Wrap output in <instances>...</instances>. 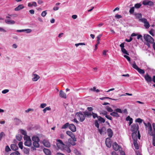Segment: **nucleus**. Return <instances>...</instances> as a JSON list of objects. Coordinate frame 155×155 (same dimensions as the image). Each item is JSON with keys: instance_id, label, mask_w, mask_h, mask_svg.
Masks as SVG:
<instances>
[{"instance_id": "774afa93", "label": "nucleus", "mask_w": 155, "mask_h": 155, "mask_svg": "<svg viewBox=\"0 0 155 155\" xmlns=\"http://www.w3.org/2000/svg\"><path fill=\"white\" fill-rule=\"evenodd\" d=\"M32 4V6H33L34 7H37V4L36 2H31Z\"/></svg>"}, {"instance_id": "0e129e2a", "label": "nucleus", "mask_w": 155, "mask_h": 155, "mask_svg": "<svg viewBox=\"0 0 155 155\" xmlns=\"http://www.w3.org/2000/svg\"><path fill=\"white\" fill-rule=\"evenodd\" d=\"M95 125L96 127H97L98 128H99V124H98V122L97 120H96L95 121Z\"/></svg>"}, {"instance_id": "cd10ccee", "label": "nucleus", "mask_w": 155, "mask_h": 155, "mask_svg": "<svg viewBox=\"0 0 155 155\" xmlns=\"http://www.w3.org/2000/svg\"><path fill=\"white\" fill-rule=\"evenodd\" d=\"M106 99H110L112 100H114V101H117V99H112V98H110L109 97H101L100 98V99L101 100H105Z\"/></svg>"}, {"instance_id": "72a5a7b5", "label": "nucleus", "mask_w": 155, "mask_h": 155, "mask_svg": "<svg viewBox=\"0 0 155 155\" xmlns=\"http://www.w3.org/2000/svg\"><path fill=\"white\" fill-rule=\"evenodd\" d=\"M69 124L68 123H67L63 125L62 127V129H65L67 128L68 127H69Z\"/></svg>"}, {"instance_id": "864d4df0", "label": "nucleus", "mask_w": 155, "mask_h": 155, "mask_svg": "<svg viewBox=\"0 0 155 155\" xmlns=\"http://www.w3.org/2000/svg\"><path fill=\"white\" fill-rule=\"evenodd\" d=\"M92 115L93 117L94 118H95L96 117L98 118V117L97 116V114L94 113L93 112H92Z\"/></svg>"}, {"instance_id": "6e6552de", "label": "nucleus", "mask_w": 155, "mask_h": 155, "mask_svg": "<svg viewBox=\"0 0 155 155\" xmlns=\"http://www.w3.org/2000/svg\"><path fill=\"white\" fill-rule=\"evenodd\" d=\"M66 134L69 136L74 141H76V138H75L74 135L71 131H67L66 132Z\"/></svg>"}, {"instance_id": "3c124183", "label": "nucleus", "mask_w": 155, "mask_h": 155, "mask_svg": "<svg viewBox=\"0 0 155 155\" xmlns=\"http://www.w3.org/2000/svg\"><path fill=\"white\" fill-rule=\"evenodd\" d=\"M135 121L136 122H138L139 123H141L142 122V120L141 119L139 118L136 119Z\"/></svg>"}, {"instance_id": "338daca9", "label": "nucleus", "mask_w": 155, "mask_h": 155, "mask_svg": "<svg viewBox=\"0 0 155 155\" xmlns=\"http://www.w3.org/2000/svg\"><path fill=\"white\" fill-rule=\"evenodd\" d=\"M143 4L144 5H148V1H144L143 2Z\"/></svg>"}, {"instance_id": "4be33fe9", "label": "nucleus", "mask_w": 155, "mask_h": 155, "mask_svg": "<svg viewBox=\"0 0 155 155\" xmlns=\"http://www.w3.org/2000/svg\"><path fill=\"white\" fill-rule=\"evenodd\" d=\"M43 151L44 153L47 155H51V153L50 151L47 149H43Z\"/></svg>"}, {"instance_id": "39448f33", "label": "nucleus", "mask_w": 155, "mask_h": 155, "mask_svg": "<svg viewBox=\"0 0 155 155\" xmlns=\"http://www.w3.org/2000/svg\"><path fill=\"white\" fill-rule=\"evenodd\" d=\"M144 38L145 40L147 42L152 43L154 42L153 39L149 35H145L144 36Z\"/></svg>"}, {"instance_id": "2f4dec72", "label": "nucleus", "mask_w": 155, "mask_h": 155, "mask_svg": "<svg viewBox=\"0 0 155 155\" xmlns=\"http://www.w3.org/2000/svg\"><path fill=\"white\" fill-rule=\"evenodd\" d=\"M24 153L27 154H28L29 153V150L28 149L24 148L23 150Z\"/></svg>"}, {"instance_id": "a18cd8bd", "label": "nucleus", "mask_w": 155, "mask_h": 155, "mask_svg": "<svg viewBox=\"0 0 155 155\" xmlns=\"http://www.w3.org/2000/svg\"><path fill=\"white\" fill-rule=\"evenodd\" d=\"M19 147L21 149H22L23 148V143L22 142H19L18 144Z\"/></svg>"}, {"instance_id": "c756f323", "label": "nucleus", "mask_w": 155, "mask_h": 155, "mask_svg": "<svg viewBox=\"0 0 155 155\" xmlns=\"http://www.w3.org/2000/svg\"><path fill=\"white\" fill-rule=\"evenodd\" d=\"M124 57L126 58L128 60V61H129L130 64L132 65L133 64H132V63L130 61V58L128 56L125 55H124Z\"/></svg>"}, {"instance_id": "a211bd4d", "label": "nucleus", "mask_w": 155, "mask_h": 155, "mask_svg": "<svg viewBox=\"0 0 155 155\" xmlns=\"http://www.w3.org/2000/svg\"><path fill=\"white\" fill-rule=\"evenodd\" d=\"M24 8V6L22 5H20L15 8V11H18Z\"/></svg>"}, {"instance_id": "37998d69", "label": "nucleus", "mask_w": 155, "mask_h": 155, "mask_svg": "<svg viewBox=\"0 0 155 155\" xmlns=\"http://www.w3.org/2000/svg\"><path fill=\"white\" fill-rule=\"evenodd\" d=\"M46 106L47 104L46 103H42L41 104L40 106V107L43 108L45 107Z\"/></svg>"}, {"instance_id": "bb28decb", "label": "nucleus", "mask_w": 155, "mask_h": 155, "mask_svg": "<svg viewBox=\"0 0 155 155\" xmlns=\"http://www.w3.org/2000/svg\"><path fill=\"white\" fill-rule=\"evenodd\" d=\"M39 142H33V145L36 148H38L39 147Z\"/></svg>"}, {"instance_id": "9d476101", "label": "nucleus", "mask_w": 155, "mask_h": 155, "mask_svg": "<svg viewBox=\"0 0 155 155\" xmlns=\"http://www.w3.org/2000/svg\"><path fill=\"white\" fill-rule=\"evenodd\" d=\"M144 78L147 82H150L152 81V78L148 74L145 75Z\"/></svg>"}, {"instance_id": "58836bf2", "label": "nucleus", "mask_w": 155, "mask_h": 155, "mask_svg": "<svg viewBox=\"0 0 155 155\" xmlns=\"http://www.w3.org/2000/svg\"><path fill=\"white\" fill-rule=\"evenodd\" d=\"M121 51L123 53H124V54H126L128 55H129V54L127 52V51L126 50L125 48H124L123 49H121Z\"/></svg>"}, {"instance_id": "5701e85b", "label": "nucleus", "mask_w": 155, "mask_h": 155, "mask_svg": "<svg viewBox=\"0 0 155 155\" xmlns=\"http://www.w3.org/2000/svg\"><path fill=\"white\" fill-rule=\"evenodd\" d=\"M11 149L14 150H18V146L15 144H12L11 145Z\"/></svg>"}, {"instance_id": "7ed1b4c3", "label": "nucleus", "mask_w": 155, "mask_h": 155, "mask_svg": "<svg viewBox=\"0 0 155 155\" xmlns=\"http://www.w3.org/2000/svg\"><path fill=\"white\" fill-rule=\"evenodd\" d=\"M75 115L81 122H83L85 119V117L84 114H83L81 112L77 113Z\"/></svg>"}, {"instance_id": "1a4fd4ad", "label": "nucleus", "mask_w": 155, "mask_h": 155, "mask_svg": "<svg viewBox=\"0 0 155 155\" xmlns=\"http://www.w3.org/2000/svg\"><path fill=\"white\" fill-rule=\"evenodd\" d=\"M106 146L108 147H110L111 146L112 142L110 138H107L105 141Z\"/></svg>"}, {"instance_id": "e2e57ef3", "label": "nucleus", "mask_w": 155, "mask_h": 155, "mask_svg": "<svg viewBox=\"0 0 155 155\" xmlns=\"http://www.w3.org/2000/svg\"><path fill=\"white\" fill-rule=\"evenodd\" d=\"M150 6H152L154 5V3L152 1H148V5Z\"/></svg>"}, {"instance_id": "20e7f679", "label": "nucleus", "mask_w": 155, "mask_h": 155, "mask_svg": "<svg viewBox=\"0 0 155 155\" xmlns=\"http://www.w3.org/2000/svg\"><path fill=\"white\" fill-rule=\"evenodd\" d=\"M132 67L136 69L140 74H144V71L139 68L136 65L135 62L134 61L133 62V63L132 64Z\"/></svg>"}, {"instance_id": "680f3d73", "label": "nucleus", "mask_w": 155, "mask_h": 155, "mask_svg": "<svg viewBox=\"0 0 155 155\" xmlns=\"http://www.w3.org/2000/svg\"><path fill=\"white\" fill-rule=\"evenodd\" d=\"M19 154H20V153L18 152H17L12 153L10 155H18Z\"/></svg>"}, {"instance_id": "f3484780", "label": "nucleus", "mask_w": 155, "mask_h": 155, "mask_svg": "<svg viewBox=\"0 0 155 155\" xmlns=\"http://www.w3.org/2000/svg\"><path fill=\"white\" fill-rule=\"evenodd\" d=\"M107 134L110 138H111L113 135V132L112 130L110 128H109L107 130Z\"/></svg>"}, {"instance_id": "6e6d98bb", "label": "nucleus", "mask_w": 155, "mask_h": 155, "mask_svg": "<svg viewBox=\"0 0 155 155\" xmlns=\"http://www.w3.org/2000/svg\"><path fill=\"white\" fill-rule=\"evenodd\" d=\"M149 134H150V135L151 136H155V135L154 134L152 130H149Z\"/></svg>"}, {"instance_id": "f8f14e48", "label": "nucleus", "mask_w": 155, "mask_h": 155, "mask_svg": "<svg viewBox=\"0 0 155 155\" xmlns=\"http://www.w3.org/2000/svg\"><path fill=\"white\" fill-rule=\"evenodd\" d=\"M59 96L62 98L66 99L67 98L66 94L62 90H61L59 92Z\"/></svg>"}, {"instance_id": "79ce46f5", "label": "nucleus", "mask_w": 155, "mask_h": 155, "mask_svg": "<svg viewBox=\"0 0 155 155\" xmlns=\"http://www.w3.org/2000/svg\"><path fill=\"white\" fill-rule=\"evenodd\" d=\"M134 7H132L130 8L129 10V13L130 14H132L134 13Z\"/></svg>"}, {"instance_id": "f257e3e1", "label": "nucleus", "mask_w": 155, "mask_h": 155, "mask_svg": "<svg viewBox=\"0 0 155 155\" xmlns=\"http://www.w3.org/2000/svg\"><path fill=\"white\" fill-rule=\"evenodd\" d=\"M24 140L25 141L24 145L28 147H30L32 144L31 140L29 136H24Z\"/></svg>"}, {"instance_id": "69168bd1", "label": "nucleus", "mask_w": 155, "mask_h": 155, "mask_svg": "<svg viewBox=\"0 0 155 155\" xmlns=\"http://www.w3.org/2000/svg\"><path fill=\"white\" fill-rule=\"evenodd\" d=\"M115 17L119 19L121 18L122 16L120 15L116 14L115 16Z\"/></svg>"}, {"instance_id": "c9c22d12", "label": "nucleus", "mask_w": 155, "mask_h": 155, "mask_svg": "<svg viewBox=\"0 0 155 155\" xmlns=\"http://www.w3.org/2000/svg\"><path fill=\"white\" fill-rule=\"evenodd\" d=\"M51 110V108L49 107H47L43 110V111L45 113L47 110Z\"/></svg>"}, {"instance_id": "aec40b11", "label": "nucleus", "mask_w": 155, "mask_h": 155, "mask_svg": "<svg viewBox=\"0 0 155 155\" xmlns=\"http://www.w3.org/2000/svg\"><path fill=\"white\" fill-rule=\"evenodd\" d=\"M84 115L85 117H90L92 115V114L91 112L87 111L84 112Z\"/></svg>"}, {"instance_id": "e433bc0d", "label": "nucleus", "mask_w": 155, "mask_h": 155, "mask_svg": "<svg viewBox=\"0 0 155 155\" xmlns=\"http://www.w3.org/2000/svg\"><path fill=\"white\" fill-rule=\"evenodd\" d=\"M141 6V4L140 3H137L135 5L134 8H139Z\"/></svg>"}, {"instance_id": "c85d7f7f", "label": "nucleus", "mask_w": 155, "mask_h": 155, "mask_svg": "<svg viewBox=\"0 0 155 155\" xmlns=\"http://www.w3.org/2000/svg\"><path fill=\"white\" fill-rule=\"evenodd\" d=\"M98 121L101 123H104L105 121L104 119L101 117H98Z\"/></svg>"}, {"instance_id": "b1692460", "label": "nucleus", "mask_w": 155, "mask_h": 155, "mask_svg": "<svg viewBox=\"0 0 155 155\" xmlns=\"http://www.w3.org/2000/svg\"><path fill=\"white\" fill-rule=\"evenodd\" d=\"M32 139L34 141L33 142H37L39 141V138L36 136H33L32 138Z\"/></svg>"}, {"instance_id": "473e14b6", "label": "nucleus", "mask_w": 155, "mask_h": 155, "mask_svg": "<svg viewBox=\"0 0 155 155\" xmlns=\"http://www.w3.org/2000/svg\"><path fill=\"white\" fill-rule=\"evenodd\" d=\"M134 144L135 148L137 149H138L139 148V146L137 142V140L134 141Z\"/></svg>"}, {"instance_id": "f03ea898", "label": "nucleus", "mask_w": 155, "mask_h": 155, "mask_svg": "<svg viewBox=\"0 0 155 155\" xmlns=\"http://www.w3.org/2000/svg\"><path fill=\"white\" fill-rule=\"evenodd\" d=\"M57 143L56 144L58 148L61 150L65 149L64 148L66 146L64 144L62 141L60 139H57Z\"/></svg>"}, {"instance_id": "2eb2a0df", "label": "nucleus", "mask_w": 155, "mask_h": 155, "mask_svg": "<svg viewBox=\"0 0 155 155\" xmlns=\"http://www.w3.org/2000/svg\"><path fill=\"white\" fill-rule=\"evenodd\" d=\"M43 143L44 145L47 147H49L50 146V144L48 140H44L43 141Z\"/></svg>"}, {"instance_id": "ea45409f", "label": "nucleus", "mask_w": 155, "mask_h": 155, "mask_svg": "<svg viewBox=\"0 0 155 155\" xmlns=\"http://www.w3.org/2000/svg\"><path fill=\"white\" fill-rule=\"evenodd\" d=\"M16 137L17 139L18 140V141H21L22 139V136L19 134H18V135H17L16 136Z\"/></svg>"}, {"instance_id": "9b49d317", "label": "nucleus", "mask_w": 155, "mask_h": 155, "mask_svg": "<svg viewBox=\"0 0 155 155\" xmlns=\"http://www.w3.org/2000/svg\"><path fill=\"white\" fill-rule=\"evenodd\" d=\"M113 147L115 151H117L119 149L121 148V147H119L118 145L116 142H114L113 144Z\"/></svg>"}, {"instance_id": "412c9836", "label": "nucleus", "mask_w": 155, "mask_h": 155, "mask_svg": "<svg viewBox=\"0 0 155 155\" xmlns=\"http://www.w3.org/2000/svg\"><path fill=\"white\" fill-rule=\"evenodd\" d=\"M106 130L105 127H103L101 129H98V131L101 134L105 133Z\"/></svg>"}, {"instance_id": "4d7b16f0", "label": "nucleus", "mask_w": 155, "mask_h": 155, "mask_svg": "<svg viewBox=\"0 0 155 155\" xmlns=\"http://www.w3.org/2000/svg\"><path fill=\"white\" fill-rule=\"evenodd\" d=\"M5 135L3 132H1L0 134V140H1L2 137Z\"/></svg>"}, {"instance_id": "dca6fc26", "label": "nucleus", "mask_w": 155, "mask_h": 155, "mask_svg": "<svg viewBox=\"0 0 155 155\" xmlns=\"http://www.w3.org/2000/svg\"><path fill=\"white\" fill-rule=\"evenodd\" d=\"M5 22L6 24L9 25H13L15 23V22L14 21L7 19H6L5 20Z\"/></svg>"}, {"instance_id": "49530a36", "label": "nucleus", "mask_w": 155, "mask_h": 155, "mask_svg": "<svg viewBox=\"0 0 155 155\" xmlns=\"http://www.w3.org/2000/svg\"><path fill=\"white\" fill-rule=\"evenodd\" d=\"M32 30L30 29H24V31L26 33H30L31 32Z\"/></svg>"}, {"instance_id": "603ef678", "label": "nucleus", "mask_w": 155, "mask_h": 155, "mask_svg": "<svg viewBox=\"0 0 155 155\" xmlns=\"http://www.w3.org/2000/svg\"><path fill=\"white\" fill-rule=\"evenodd\" d=\"M85 44L84 43H80L78 44H75V46L76 47H78V46L80 45H85Z\"/></svg>"}, {"instance_id": "a878e982", "label": "nucleus", "mask_w": 155, "mask_h": 155, "mask_svg": "<svg viewBox=\"0 0 155 155\" xmlns=\"http://www.w3.org/2000/svg\"><path fill=\"white\" fill-rule=\"evenodd\" d=\"M75 141H74L71 138L68 139V142L73 146H74L76 144V143L75 142Z\"/></svg>"}, {"instance_id": "4c0bfd02", "label": "nucleus", "mask_w": 155, "mask_h": 155, "mask_svg": "<svg viewBox=\"0 0 155 155\" xmlns=\"http://www.w3.org/2000/svg\"><path fill=\"white\" fill-rule=\"evenodd\" d=\"M106 109L108 112H112L113 111V109L109 106H106Z\"/></svg>"}, {"instance_id": "a19ab883", "label": "nucleus", "mask_w": 155, "mask_h": 155, "mask_svg": "<svg viewBox=\"0 0 155 155\" xmlns=\"http://www.w3.org/2000/svg\"><path fill=\"white\" fill-rule=\"evenodd\" d=\"M136 17L137 18H140L142 17V15L140 13H137L135 14Z\"/></svg>"}, {"instance_id": "ddd939ff", "label": "nucleus", "mask_w": 155, "mask_h": 155, "mask_svg": "<svg viewBox=\"0 0 155 155\" xmlns=\"http://www.w3.org/2000/svg\"><path fill=\"white\" fill-rule=\"evenodd\" d=\"M69 129L72 132H74L76 131V128L75 125L73 124H71L69 125Z\"/></svg>"}, {"instance_id": "13d9d810", "label": "nucleus", "mask_w": 155, "mask_h": 155, "mask_svg": "<svg viewBox=\"0 0 155 155\" xmlns=\"http://www.w3.org/2000/svg\"><path fill=\"white\" fill-rule=\"evenodd\" d=\"M10 150H11L9 148V147L8 146H7L5 147V151L6 152H8Z\"/></svg>"}, {"instance_id": "09e8293b", "label": "nucleus", "mask_w": 155, "mask_h": 155, "mask_svg": "<svg viewBox=\"0 0 155 155\" xmlns=\"http://www.w3.org/2000/svg\"><path fill=\"white\" fill-rule=\"evenodd\" d=\"M9 91V90L8 89H6L3 90L2 92L3 94H5L8 93Z\"/></svg>"}, {"instance_id": "423d86ee", "label": "nucleus", "mask_w": 155, "mask_h": 155, "mask_svg": "<svg viewBox=\"0 0 155 155\" xmlns=\"http://www.w3.org/2000/svg\"><path fill=\"white\" fill-rule=\"evenodd\" d=\"M139 21L144 24V26L146 28H148L150 27V25L146 19L145 18L140 19Z\"/></svg>"}, {"instance_id": "de8ad7c7", "label": "nucleus", "mask_w": 155, "mask_h": 155, "mask_svg": "<svg viewBox=\"0 0 155 155\" xmlns=\"http://www.w3.org/2000/svg\"><path fill=\"white\" fill-rule=\"evenodd\" d=\"M148 131L152 130L151 125L150 123H148Z\"/></svg>"}, {"instance_id": "f704fd0d", "label": "nucleus", "mask_w": 155, "mask_h": 155, "mask_svg": "<svg viewBox=\"0 0 155 155\" xmlns=\"http://www.w3.org/2000/svg\"><path fill=\"white\" fill-rule=\"evenodd\" d=\"M20 132L22 134L24 135V136H27V135L26 132L25 130H24L21 129V130H20Z\"/></svg>"}, {"instance_id": "4468645a", "label": "nucleus", "mask_w": 155, "mask_h": 155, "mask_svg": "<svg viewBox=\"0 0 155 155\" xmlns=\"http://www.w3.org/2000/svg\"><path fill=\"white\" fill-rule=\"evenodd\" d=\"M32 76L33 77V78L32 79V80L33 81H37L40 78L39 76L35 74H32Z\"/></svg>"}, {"instance_id": "8fccbe9b", "label": "nucleus", "mask_w": 155, "mask_h": 155, "mask_svg": "<svg viewBox=\"0 0 155 155\" xmlns=\"http://www.w3.org/2000/svg\"><path fill=\"white\" fill-rule=\"evenodd\" d=\"M115 111L116 112H118L120 113H122V111L121 109L120 108H117L115 110Z\"/></svg>"}, {"instance_id": "c03bdc74", "label": "nucleus", "mask_w": 155, "mask_h": 155, "mask_svg": "<svg viewBox=\"0 0 155 155\" xmlns=\"http://www.w3.org/2000/svg\"><path fill=\"white\" fill-rule=\"evenodd\" d=\"M47 14L46 11H43L41 14V15L43 17H45Z\"/></svg>"}, {"instance_id": "6ab92c4d", "label": "nucleus", "mask_w": 155, "mask_h": 155, "mask_svg": "<svg viewBox=\"0 0 155 155\" xmlns=\"http://www.w3.org/2000/svg\"><path fill=\"white\" fill-rule=\"evenodd\" d=\"M132 136L134 141L137 140V132H133L132 134Z\"/></svg>"}, {"instance_id": "5fc2aeb1", "label": "nucleus", "mask_w": 155, "mask_h": 155, "mask_svg": "<svg viewBox=\"0 0 155 155\" xmlns=\"http://www.w3.org/2000/svg\"><path fill=\"white\" fill-rule=\"evenodd\" d=\"M0 31L2 32H6L7 31L3 28L0 27Z\"/></svg>"}, {"instance_id": "bf43d9fd", "label": "nucleus", "mask_w": 155, "mask_h": 155, "mask_svg": "<svg viewBox=\"0 0 155 155\" xmlns=\"http://www.w3.org/2000/svg\"><path fill=\"white\" fill-rule=\"evenodd\" d=\"M105 117L110 120H112V117L110 115H106Z\"/></svg>"}, {"instance_id": "393cba45", "label": "nucleus", "mask_w": 155, "mask_h": 155, "mask_svg": "<svg viewBox=\"0 0 155 155\" xmlns=\"http://www.w3.org/2000/svg\"><path fill=\"white\" fill-rule=\"evenodd\" d=\"M110 115L113 117H119L118 114L116 112H112L110 113Z\"/></svg>"}, {"instance_id": "052dcab7", "label": "nucleus", "mask_w": 155, "mask_h": 155, "mask_svg": "<svg viewBox=\"0 0 155 155\" xmlns=\"http://www.w3.org/2000/svg\"><path fill=\"white\" fill-rule=\"evenodd\" d=\"M153 144L154 146H155V136H153Z\"/></svg>"}, {"instance_id": "7c9ffc66", "label": "nucleus", "mask_w": 155, "mask_h": 155, "mask_svg": "<svg viewBox=\"0 0 155 155\" xmlns=\"http://www.w3.org/2000/svg\"><path fill=\"white\" fill-rule=\"evenodd\" d=\"M14 120L16 124L17 125L19 124L21 122V120L17 118H15L14 119Z\"/></svg>"}, {"instance_id": "0eeeda50", "label": "nucleus", "mask_w": 155, "mask_h": 155, "mask_svg": "<svg viewBox=\"0 0 155 155\" xmlns=\"http://www.w3.org/2000/svg\"><path fill=\"white\" fill-rule=\"evenodd\" d=\"M138 129V126L137 124H134L131 127V130L133 132H137Z\"/></svg>"}]
</instances>
